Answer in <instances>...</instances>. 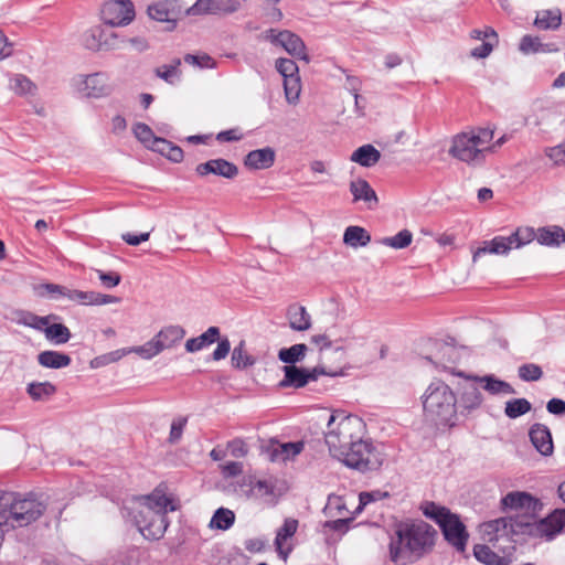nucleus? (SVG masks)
<instances>
[{
    "label": "nucleus",
    "mask_w": 565,
    "mask_h": 565,
    "mask_svg": "<svg viewBox=\"0 0 565 565\" xmlns=\"http://www.w3.org/2000/svg\"><path fill=\"white\" fill-rule=\"evenodd\" d=\"M435 537V529L423 521L398 526L396 537L390 543L392 562L397 565L416 562L431 551Z\"/></svg>",
    "instance_id": "f257e3e1"
},
{
    "label": "nucleus",
    "mask_w": 565,
    "mask_h": 565,
    "mask_svg": "<svg viewBox=\"0 0 565 565\" xmlns=\"http://www.w3.org/2000/svg\"><path fill=\"white\" fill-rule=\"evenodd\" d=\"M174 510L177 505L169 497L154 491L150 495L136 499L130 514L145 539L159 540L168 527L167 513Z\"/></svg>",
    "instance_id": "f03ea898"
},
{
    "label": "nucleus",
    "mask_w": 565,
    "mask_h": 565,
    "mask_svg": "<svg viewBox=\"0 0 565 565\" xmlns=\"http://www.w3.org/2000/svg\"><path fill=\"white\" fill-rule=\"evenodd\" d=\"M45 511V505L34 494L0 491V525L11 531L35 522Z\"/></svg>",
    "instance_id": "7ed1b4c3"
},
{
    "label": "nucleus",
    "mask_w": 565,
    "mask_h": 565,
    "mask_svg": "<svg viewBox=\"0 0 565 565\" xmlns=\"http://www.w3.org/2000/svg\"><path fill=\"white\" fill-rule=\"evenodd\" d=\"M366 435V425L355 415L335 413L330 415L324 440L330 455L338 459L354 443Z\"/></svg>",
    "instance_id": "20e7f679"
},
{
    "label": "nucleus",
    "mask_w": 565,
    "mask_h": 565,
    "mask_svg": "<svg viewBox=\"0 0 565 565\" xmlns=\"http://www.w3.org/2000/svg\"><path fill=\"white\" fill-rule=\"evenodd\" d=\"M305 355H279V359L287 365L282 366L285 373L284 380L280 382L282 387H302L309 381H316L319 375L340 376L348 375L351 369L349 363L324 361L313 370H305L295 364L302 361Z\"/></svg>",
    "instance_id": "39448f33"
},
{
    "label": "nucleus",
    "mask_w": 565,
    "mask_h": 565,
    "mask_svg": "<svg viewBox=\"0 0 565 565\" xmlns=\"http://www.w3.org/2000/svg\"><path fill=\"white\" fill-rule=\"evenodd\" d=\"M423 407L427 420L436 425L447 424L456 414L455 394L447 384L434 382L424 394Z\"/></svg>",
    "instance_id": "423d86ee"
},
{
    "label": "nucleus",
    "mask_w": 565,
    "mask_h": 565,
    "mask_svg": "<svg viewBox=\"0 0 565 565\" xmlns=\"http://www.w3.org/2000/svg\"><path fill=\"white\" fill-rule=\"evenodd\" d=\"M337 460L348 468L365 473L380 469L385 456L382 449L365 435L349 447Z\"/></svg>",
    "instance_id": "0eeeda50"
},
{
    "label": "nucleus",
    "mask_w": 565,
    "mask_h": 565,
    "mask_svg": "<svg viewBox=\"0 0 565 565\" xmlns=\"http://www.w3.org/2000/svg\"><path fill=\"white\" fill-rule=\"evenodd\" d=\"M184 335L185 330L182 327L168 326L142 345L121 348L110 353H160L164 350L175 349Z\"/></svg>",
    "instance_id": "6e6552de"
},
{
    "label": "nucleus",
    "mask_w": 565,
    "mask_h": 565,
    "mask_svg": "<svg viewBox=\"0 0 565 565\" xmlns=\"http://www.w3.org/2000/svg\"><path fill=\"white\" fill-rule=\"evenodd\" d=\"M186 9L181 0H158L148 6L147 14L150 20L166 23L167 31H173L178 21L188 15Z\"/></svg>",
    "instance_id": "1a4fd4ad"
},
{
    "label": "nucleus",
    "mask_w": 565,
    "mask_h": 565,
    "mask_svg": "<svg viewBox=\"0 0 565 565\" xmlns=\"http://www.w3.org/2000/svg\"><path fill=\"white\" fill-rule=\"evenodd\" d=\"M529 527V520L518 521L512 515L499 518L484 522L481 525V532L489 542L499 541L500 539L510 540L513 535L522 534Z\"/></svg>",
    "instance_id": "9d476101"
},
{
    "label": "nucleus",
    "mask_w": 565,
    "mask_h": 565,
    "mask_svg": "<svg viewBox=\"0 0 565 565\" xmlns=\"http://www.w3.org/2000/svg\"><path fill=\"white\" fill-rule=\"evenodd\" d=\"M102 19L106 25H128L136 15L135 6L131 0H108L103 4Z\"/></svg>",
    "instance_id": "9b49d317"
},
{
    "label": "nucleus",
    "mask_w": 565,
    "mask_h": 565,
    "mask_svg": "<svg viewBox=\"0 0 565 565\" xmlns=\"http://www.w3.org/2000/svg\"><path fill=\"white\" fill-rule=\"evenodd\" d=\"M267 40L276 46H281L292 57L309 62V55L307 54V47L303 40L296 33L289 30L277 31L276 29H269L266 31Z\"/></svg>",
    "instance_id": "f8f14e48"
},
{
    "label": "nucleus",
    "mask_w": 565,
    "mask_h": 565,
    "mask_svg": "<svg viewBox=\"0 0 565 565\" xmlns=\"http://www.w3.org/2000/svg\"><path fill=\"white\" fill-rule=\"evenodd\" d=\"M449 154L470 166H479L484 161V149L476 147V141L468 139V134L466 132L454 138Z\"/></svg>",
    "instance_id": "ddd939ff"
},
{
    "label": "nucleus",
    "mask_w": 565,
    "mask_h": 565,
    "mask_svg": "<svg viewBox=\"0 0 565 565\" xmlns=\"http://www.w3.org/2000/svg\"><path fill=\"white\" fill-rule=\"evenodd\" d=\"M83 43L87 50L93 52L117 50L119 49V34L105 30L102 25H95L84 33Z\"/></svg>",
    "instance_id": "4468645a"
},
{
    "label": "nucleus",
    "mask_w": 565,
    "mask_h": 565,
    "mask_svg": "<svg viewBox=\"0 0 565 565\" xmlns=\"http://www.w3.org/2000/svg\"><path fill=\"white\" fill-rule=\"evenodd\" d=\"M501 504L504 510L514 511L513 519L518 521L529 520L532 525L531 515L535 511L536 501L526 492H510L502 498Z\"/></svg>",
    "instance_id": "2eb2a0df"
},
{
    "label": "nucleus",
    "mask_w": 565,
    "mask_h": 565,
    "mask_svg": "<svg viewBox=\"0 0 565 565\" xmlns=\"http://www.w3.org/2000/svg\"><path fill=\"white\" fill-rule=\"evenodd\" d=\"M452 374L457 376L465 377L466 380L478 384L482 390H484L488 394L492 396H508L516 394V391L513 386L497 377L494 374H486V375H468L463 372H454Z\"/></svg>",
    "instance_id": "dca6fc26"
},
{
    "label": "nucleus",
    "mask_w": 565,
    "mask_h": 565,
    "mask_svg": "<svg viewBox=\"0 0 565 565\" xmlns=\"http://www.w3.org/2000/svg\"><path fill=\"white\" fill-rule=\"evenodd\" d=\"M439 526L447 542L458 552H465L469 535L459 518L450 513Z\"/></svg>",
    "instance_id": "f3484780"
},
{
    "label": "nucleus",
    "mask_w": 565,
    "mask_h": 565,
    "mask_svg": "<svg viewBox=\"0 0 565 565\" xmlns=\"http://www.w3.org/2000/svg\"><path fill=\"white\" fill-rule=\"evenodd\" d=\"M238 167L234 162L224 158L209 159L195 167V173L200 178L213 174L233 180L238 175Z\"/></svg>",
    "instance_id": "a211bd4d"
},
{
    "label": "nucleus",
    "mask_w": 565,
    "mask_h": 565,
    "mask_svg": "<svg viewBox=\"0 0 565 565\" xmlns=\"http://www.w3.org/2000/svg\"><path fill=\"white\" fill-rule=\"evenodd\" d=\"M275 160V149L267 146L249 151L244 157V166L249 170H266L274 166Z\"/></svg>",
    "instance_id": "6ab92c4d"
},
{
    "label": "nucleus",
    "mask_w": 565,
    "mask_h": 565,
    "mask_svg": "<svg viewBox=\"0 0 565 565\" xmlns=\"http://www.w3.org/2000/svg\"><path fill=\"white\" fill-rule=\"evenodd\" d=\"M228 0H196L191 7H186V14H220L231 13L236 10L235 7H228Z\"/></svg>",
    "instance_id": "aec40b11"
},
{
    "label": "nucleus",
    "mask_w": 565,
    "mask_h": 565,
    "mask_svg": "<svg viewBox=\"0 0 565 565\" xmlns=\"http://www.w3.org/2000/svg\"><path fill=\"white\" fill-rule=\"evenodd\" d=\"M530 440L542 456H551L554 450L552 434L543 424H534L529 431Z\"/></svg>",
    "instance_id": "412c9836"
},
{
    "label": "nucleus",
    "mask_w": 565,
    "mask_h": 565,
    "mask_svg": "<svg viewBox=\"0 0 565 565\" xmlns=\"http://www.w3.org/2000/svg\"><path fill=\"white\" fill-rule=\"evenodd\" d=\"M68 299L85 306H102L120 301V298L116 296L105 295L96 291H83L77 289H71Z\"/></svg>",
    "instance_id": "4be33fe9"
},
{
    "label": "nucleus",
    "mask_w": 565,
    "mask_h": 565,
    "mask_svg": "<svg viewBox=\"0 0 565 565\" xmlns=\"http://www.w3.org/2000/svg\"><path fill=\"white\" fill-rule=\"evenodd\" d=\"M513 248L512 241L509 236H494L492 239L484 241L482 246L478 247L473 253L472 259L477 260L478 257L486 254L505 255Z\"/></svg>",
    "instance_id": "5701e85b"
},
{
    "label": "nucleus",
    "mask_w": 565,
    "mask_h": 565,
    "mask_svg": "<svg viewBox=\"0 0 565 565\" xmlns=\"http://www.w3.org/2000/svg\"><path fill=\"white\" fill-rule=\"evenodd\" d=\"M84 90L88 97L93 98H100L109 95L111 87L108 84L107 74L99 72L87 75L84 81Z\"/></svg>",
    "instance_id": "b1692460"
},
{
    "label": "nucleus",
    "mask_w": 565,
    "mask_h": 565,
    "mask_svg": "<svg viewBox=\"0 0 565 565\" xmlns=\"http://www.w3.org/2000/svg\"><path fill=\"white\" fill-rule=\"evenodd\" d=\"M533 25L543 31L558 30L562 25V11L558 8L540 10L536 12Z\"/></svg>",
    "instance_id": "393cba45"
},
{
    "label": "nucleus",
    "mask_w": 565,
    "mask_h": 565,
    "mask_svg": "<svg viewBox=\"0 0 565 565\" xmlns=\"http://www.w3.org/2000/svg\"><path fill=\"white\" fill-rule=\"evenodd\" d=\"M350 192L353 195V201H363L369 204V207L372 209V203L374 205L379 204V198L374 189L365 179H358L355 181L350 182Z\"/></svg>",
    "instance_id": "a878e982"
},
{
    "label": "nucleus",
    "mask_w": 565,
    "mask_h": 565,
    "mask_svg": "<svg viewBox=\"0 0 565 565\" xmlns=\"http://www.w3.org/2000/svg\"><path fill=\"white\" fill-rule=\"evenodd\" d=\"M381 151L373 145L366 143L358 147L350 156V160L363 168H371L381 160Z\"/></svg>",
    "instance_id": "bb28decb"
},
{
    "label": "nucleus",
    "mask_w": 565,
    "mask_h": 565,
    "mask_svg": "<svg viewBox=\"0 0 565 565\" xmlns=\"http://www.w3.org/2000/svg\"><path fill=\"white\" fill-rule=\"evenodd\" d=\"M372 241L371 234L362 226L350 225L344 230L342 242L352 248L365 247Z\"/></svg>",
    "instance_id": "cd10ccee"
},
{
    "label": "nucleus",
    "mask_w": 565,
    "mask_h": 565,
    "mask_svg": "<svg viewBox=\"0 0 565 565\" xmlns=\"http://www.w3.org/2000/svg\"><path fill=\"white\" fill-rule=\"evenodd\" d=\"M479 387L480 386L473 382L461 387L459 404L462 408L467 411H475L482 405L483 396Z\"/></svg>",
    "instance_id": "c85d7f7f"
},
{
    "label": "nucleus",
    "mask_w": 565,
    "mask_h": 565,
    "mask_svg": "<svg viewBox=\"0 0 565 565\" xmlns=\"http://www.w3.org/2000/svg\"><path fill=\"white\" fill-rule=\"evenodd\" d=\"M540 245L558 247L565 243V231L558 225L543 226L537 230Z\"/></svg>",
    "instance_id": "c756f323"
},
{
    "label": "nucleus",
    "mask_w": 565,
    "mask_h": 565,
    "mask_svg": "<svg viewBox=\"0 0 565 565\" xmlns=\"http://www.w3.org/2000/svg\"><path fill=\"white\" fill-rule=\"evenodd\" d=\"M289 326L292 330L305 331L311 326L310 315L303 306L292 303L287 309Z\"/></svg>",
    "instance_id": "7c9ffc66"
},
{
    "label": "nucleus",
    "mask_w": 565,
    "mask_h": 565,
    "mask_svg": "<svg viewBox=\"0 0 565 565\" xmlns=\"http://www.w3.org/2000/svg\"><path fill=\"white\" fill-rule=\"evenodd\" d=\"M218 340V327H209L202 334L191 338L185 342V350L189 353H194L204 350Z\"/></svg>",
    "instance_id": "2f4dec72"
},
{
    "label": "nucleus",
    "mask_w": 565,
    "mask_h": 565,
    "mask_svg": "<svg viewBox=\"0 0 565 565\" xmlns=\"http://www.w3.org/2000/svg\"><path fill=\"white\" fill-rule=\"evenodd\" d=\"M473 555L480 563L486 565H510L511 563L509 554L499 555L484 544L475 545Z\"/></svg>",
    "instance_id": "473e14b6"
},
{
    "label": "nucleus",
    "mask_w": 565,
    "mask_h": 565,
    "mask_svg": "<svg viewBox=\"0 0 565 565\" xmlns=\"http://www.w3.org/2000/svg\"><path fill=\"white\" fill-rule=\"evenodd\" d=\"M151 150L160 153L173 163H180L184 158L183 149L180 146L162 137L157 140Z\"/></svg>",
    "instance_id": "72a5a7b5"
},
{
    "label": "nucleus",
    "mask_w": 565,
    "mask_h": 565,
    "mask_svg": "<svg viewBox=\"0 0 565 565\" xmlns=\"http://www.w3.org/2000/svg\"><path fill=\"white\" fill-rule=\"evenodd\" d=\"M297 527H298L297 520L287 519V520H285L282 526L277 531L276 539H275V546H276L278 554L280 555V557L284 561L287 559L290 550L285 551L282 548V543H284V541L291 537L296 533Z\"/></svg>",
    "instance_id": "f704fd0d"
},
{
    "label": "nucleus",
    "mask_w": 565,
    "mask_h": 565,
    "mask_svg": "<svg viewBox=\"0 0 565 565\" xmlns=\"http://www.w3.org/2000/svg\"><path fill=\"white\" fill-rule=\"evenodd\" d=\"M565 525V510H556L548 518L541 522L540 531L552 539L559 533Z\"/></svg>",
    "instance_id": "c9c22d12"
},
{
    "label": "nucleus",
    "mask_w": 565,
    "mask_h": 565,
    "mask_svg": "<svg viewBox=\"0 0 565 565\" xmlns=\"http://www.w3.org/2000/svg\"><path fill=\"white\" fill-rule=\"evenodd\" d=\"M312 343L319 347L320 351L333 350L334 352L351 350L352 340H332L329 334H317L311 338Z\"/></svg>",
    "instance_id": "e433bc0d"
},
{
    "label": "nucleus",
    "mask_w": 565,
    "mask_h": 565,
    "mask_svg": "<svg viewBox=\"0 0 565 565\" xmlns=\"http://www.w3.org/2000/svg\"><path fill=\"white\" fill-rule=\"evenodd\" d=\"M43 333L45 338L54 344H64L71 338L70 329L62 322L51 323V321H49Z\"/></svg>",
    "instance_id": "4c0bfd02"
},
{
    "label": "nucleus",
    "mask_w": 565,
    "mask_h": 565,
    "mask_svg": "<svg viewBox=\"0 0 565 565\" xmlns=\"http://www.w3.org/2000/svg\"><path fill=\"white\" fill-rule=\"evenodd\" d=\"M302 449V441L278 444L273 450V459L282 461L289 460L299 455Z\"/></svg>",
    "instance_id": "58836bf2"
},
{
    "label": "nucleus",
    "mask_w": 565,
    "mask_h": 565,
    "mask_svg": "<svg viewBox=\"0 0 565 565\" xmlns=\"http://www.w3.org/2000/svg\"><path fill=\"white\" fill-rule=\"evenodd\" d=\"M424 348L426 350H435L438 352L456 349H466L465 345H458L456 338L446 335L445 338H428L425 340Z\"/></svg>",
    "instance_id": "ea45409f"
},
{
    "label": "nucleus",
    "mask_w": 565,
    "mask_h": 565,
    "mask_svg": "<svg viewBox=\"0 0 565 565\" xmlns=\"http://www.w3.org/2000/svg\"><path fill=\"white\" fill-rule=\"evenodd\" d=\"M34 290L39 297H45L49 295L52 299H57L58 297H65L68 299L71 292L70 288L53 282L40 284L34 287Z\"/></svg>",
    "instance_id": "a19ab883"
},
{
    "label": "nucleus",
    "mask_w": 565,
    "mask_h": 565,
    "mask_svg": "<svg viewBox=\"0 0 565 565\" xmlns=\"http://www.w3.org/2000/svg\"><path fill=\"white\" fill-rule=\"evenodd\" d=\"M58 317L56 315H47V316H38L30 311H24L21 317V322L30 328H33L34 330L44 332V328L46 327L47 322L51 320H57Z\"/></svg>",
    "instance_id": "79ce46f5"
},
{
    "label": "nucleus",
    "mask_w": 565,
    "mask_h": 565,
    "mask_svg": "<svg viewBox=\"0 0 565 565\" xmlns=\"http://www.w3.org/2000/svg\"><path fill=\"white\" fill-rule=\"evenodd\" d=\"M135 137L148 149H152L157 140V137L152 129L145 122H136L132 127Z\"/></svg>",
    "instance_id": "37998d69"
},
{
    "label": "nucleus",
    "mask_w": 565,
    "mask_h": 565,
    "mask_svg": "<svg viewBox=\"0 0 565 565\" xmlns=\"http://www.w3.org/2000/svg\"><path fill=\"white\" fill-rule=\"evenodd\" d=\"M234 521H235V514L233 511L225 509V508H220L213 514V516L210 521V526L212 529H218V530L225 531V530H228L234 524Z\"/></svg>",
    "instance_id": "c03bdc74"
},
{
    "label": "nucleus",
    "mask_w": 565,
    "mask_h": 565,
    "mask_svg": "<svg viewBox=\"0 0 565 565\" xmlns=\"http://www.w3.org/2000/svg\"><path fill=\"white\" fill-rule=\"evenodd\" d=\"M532 408L531 403L526 398H514L505 402L504 414L508 418L515 419Z\"/></svg>",
    "instance_id": "a18cd8bd"
},
{
    "label": "nucleus",
    "mask_w": 565,
    "mask_h": 565,
    "mask_svg": "<svg viewBox=\"0 0 565 565\" xmlns=\"http://www.w3.org/2000/svg\"><path fill=\"white\" fill-rule=\"evenodd\" d=\"M412 242L413 233L407 228L399 231L394 236L383 237L381 239L382 245L392 247L394 249H404L408 247L412 244Z\"/></svg>",
    "instance_id": "49530a36"
},
{
    "label": "nucleus",
    "mask_w": 565,
    "mask_h": 565,
    "mask_svg": "<svg viewBox=\"0 0 565 565\" xmlns=\"http://www.w3.org/2000/svg\"><path fill=\"white\" fill-rule=\"evenodd\" d=\"M326 510L332 514L333 511L338 512L339 519L332 521V527L338 530L340 525L344 524L347 521H350L351 518L347 516L343 511H347L345 502L340 497L329 498Z\"/></svg>",
    "instance_id": "de8ad7c7"
},
{
    "label": "nucleus",
    "mask_w": 565,
    "mask_h": 565,
    "mask_svg": "<svg viewBox=\"0 0 565 565\" xmlns=\"http://www.w3.org/2000/svg\"><path fill=\"white\" fill-rule=\"evenodd\" d=\"M180 58H174L171 64H164L154 70L156 75L168 84L173 85L178 79Z\"/></svg>",
    "instance_id": "09e8293b"
},
{
    "label": "nucleus",
    "mask_w": 565,
    "mask_h": 565,
    "mask_svg": "<svg viewBox=\"0 0 565 565\" xmlns=\"http://www.w3.org/2000/svg\"><path fill=\"white\" fill-rule=\"evenodd\" d=\"M28 393L34 401H44L55 393V387L49 382L31 383Z\"/></svg>",
    "instance_id": "8fccbe9b"
},
{
    "label": "nucleus",
    "mask_w": 565,
    "mask_h": 565,
    "mask_svg": "<svg viewBox=\"0 0 565 565\" xmlns=\"http://www.w3.org/2000/svg\"><path fill=\"white\" fill-rule=\"evenodd\" d=\"M542 41L540 36L525 34L519 42V51L524 55L541 53Z\"/></svg>",
    "instance_id": "3c124183"
},
{
    "label": "nucleus",
    "mask_w": 565,
    "mask_h": 565,
    "mask_svg": "<svg viewBox=\"0 0 565 565\" xmlns=\"http://www.w3.org/2000/svg\"><path fill=\"white\" fill-rule=\"evenodd\" d=\"M512 245L515 248H520L529 243H531L533 239H537V233H535L533 227H520L512 234H510Z\"/></svg>",
    "instance_id": "603ef678"
},
{
    "label": "nucleus",
    "mask_w": 565,
    "mask_h": 565,
    "mask_svg": "<svg viewBox=\"0 0 565 565\" xmlns=\"http://www.w3.org/2000/svg\"><path fill=\"white\" fill-rule=\"evenodd\" d=\"M422 511L425 516L436 521L438 525L450 514L448 509L434 502H425L422 505Z\"/></svg>",
    "instance_id": "864d4df0"
},
{
    "label": "nucleus",
    "mask_w": 565,
    "mask_h": 565,
    "mask_svg": "<svg viewBox=\"0 0 565 565\" xmlns=\"http://www.w3.org/2000/svg\"><path fill=\"white\" fill-rule=\"evenodd\" d=\"M184 62L199 68H214L216 67L215 60L206 53L191 54L188 53L183 57Z\"/></svg>",
    "instance_id": "5fc2aeb1"
},
{
    "label": "nucleus",
    "mask_w": 565,
    "mask_h": 565,
    "mask_svg": "<svg viewBox=\"0 0 565 565\" xmlns=\"http://www.w3.org/2000/svg\"><path fill=\"white\" fill-rule=\"evenodd\" d=\"M10 87L14 93L19 95H26L35 89V85L32 83V81L22 74L15 75V77L11 79Z\"/></svg>",
    "instance_id": "6e6d98bb"
},
{
    "label": "nucleus",
    "mask_w": 565,
    "mask_h": 565,
    "mask_svg": "<svg viewBox=\"0 0 565 565\" xmlns=\"http://www.w3.org/2000/svg\"><path fill=\"white\" fill-rule=\"evenodd\" d=\"M275 66H276L277 72L284 78H288V77H291L292 75L299 74V67H298L297 63L291 58L279 57L276 60Z\"/></svg>",
    "instance_id": "4d7b16f0"
},
{
    "label": "nucleus",
    "mask_w": 565,
    "mask_h": 565,
    "mask_svg": "<svg viewBox=\"0 0 565 565\" xmlns=\"http://www.w3.org/2000/svg\"><path fill=\"white\" fill-rule=\"evenodd\" d=\"M70 362V355H39V363L44 367L61 369Z\"/></svg>",
    "instance_id": "13d9d810"
},
{
    "label": "nucleus",
    "mask_w": 565,
    "mask_h": 565,
    "mask_svg": "<svg viewBox=\"0 0 565 565\" xmlns=\"http://www.w3.org/2000/svg\"><path fill=\"white\" fill-rule=\"evenodd\" d=\"M519 376L525 382L539 381L542 375V369L533 363L523 364L519 367Z\"/></svg>",
    "instance_id": "bf43d9fd"
},
{
    "label": "nucleus",
    "mask_w": 565,
    "mask_h": 565,
    "mask_svg": "<svg viewBox=\"0 0 565 565\" xmlns=\"http://www.w3.org/2000/svg\"><path fill=\"white\" fill-rule=\"evenodd\" d=\"M96 273L102 285L108 289L115 288L121 282V275L117 271L96 269Z\"/></svg>",
    "instance_id": "052dcab7"
},
{
    "label": "nucleus",
    "mask_w": 565,
    "mask_h": 565,
    "mask_svg": "<svg viewBox=\"0 0 565 565\" xmlns=\"http://www.w3.org/2000/svg\"><path fill=\"white\" fill-rule=\"evenodd\" d=\"M285 95L288 100L291 98L297 99L300 93V77L299 74L291 77L284 78Z\"/></svg>",
    "instance_id": "680f3d73"
},
{
    "label": "nucleus",
    "mask_w": 565,
    "mask_h": 565,
    "mask_svg": "<svg viewBox=\"0 0 565 565\" xmlns=\"http://www.w3.org/2000/svg\"><path fill=\"white\" fill-rule=\"evenodd\" d=\"M250 494L258 499H267L274 494V487L265 480H258L252 484Z\"/></svg>",
    "instance_id": "e2e57ef3"
},
{
    "label": "nucleus",
    "mask_w": 565,
    "mask_h": 565,
    "mask_svg": "<svg viewBox=\"0 0 565 565\" xmlns=\"http://www.w3.org/2000/svg\"><path fill=\"white\" fill-rule=\"evenodd\" d=\"M125 43H129L138 52H143L149 47L148 41L143 36L139 35L132 38L119 35V49L121 47V44Z\"/></svg>",
    "instance_id": "0e129e2a"
},
{
    "label": "nucleus",
    "mask_w": 565,
    "mask_h": 565,
    "mask_svg": "<svg viewBox=\"0 0 565 565\" xmlns=\"http://www.w3.org/2000/svg\"><path fill=\"white\" fill-rule=\"evenodd\" d=\"M493 138V130L489 128H480L477 134H468V139L476 141V147L488 143Z\"/></svg>",
    "instance_id": "69168bd1"
},
{
    "label": "nucleus",
    "mask_w": 565,
    "mask_h": 565,
    "mask_svg": "<svg viewBox=\"0 0 565 565\" xmlns=\"http://www.w3.org/2000/svg\"><path fill=\"white\" fill-rule=\"evenodd\" d=\"M494 44L495 43L491 42L490 39L482 41L480 45L471 50L470 55L475 58H486L493 51Z\"/></svg>",
    "instance_id": "338daca9"
},
{
    "label": "nucleus",
    "mask_w": 565,
    "mask_h": 565,
    "mask_svg": "<svg viewBox=\"0 0 565 565\" xmlns=\"http://www.w3.org/2000/svg\"><path fill=\"white\" fill-rule=\"evenodd\" d=\"M561 145H556L554 147H548L545 149V156L551 159L554 164L563 166L565 164V154L562 151Z\"/></svg>",
    "instance_id": "774afa93"
}]
</instances>
